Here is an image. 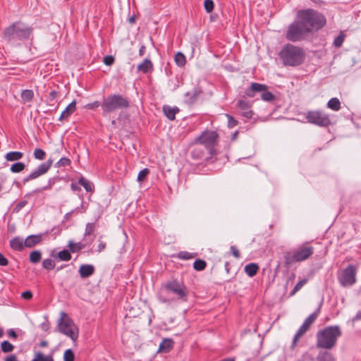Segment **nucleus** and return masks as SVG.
Returning a JSON list of instances; mask_svg holds the SVG:
<instances>
[{"label": "nucleus", "instance_id": "1", "mask_svg": "<svg viewBox=\"0 0 361 361\" xmlns=\"http://www.w3.org/2000/svg\"><path fill=\"white\" fill-rule=\"evenodd\" d=\"M32 33V28L21 20L16 21L5 27L2 38L7 44L17 46L22 42L29 39Z\"/></svg>", "mask_w": 361, "mask_h": 361}, {"label": "nucleus", "instance_id": "2", "mask_svg": "<svg viewBox=\"0 0 361 361\" xmlns=\"http://www.w3.org/2000/svg\"><path fill=\"white\" fill-rule=\"evenodd\" d=\"M296 16L310 34L319 31L326 23L324 15L312 8L299 10Z\"/></svg>", "mask_w": 361, "mask_h": 361}, {"label": "nucleus", "instance_id": "3", "mask_svg": "<svg viewBox=\"0 0 361 361\" xmlns=\"http://www.w3.org/2000/svg\"><path fill=\"white\" fill-rule=\"evenodd\" d=\"M341 335L342 331L339 326H326L317 331L316 346L320 349L331 350L336 345L338 339Z\"/></svg>", "mask_w": 361, "mask_h": 361}, {"label": "nucleus", "instance_id": "4", "mask_svg": "<svg viewBox=\"0 0 361 361\" xmlns=\"http://www.w3.org/2000/svg\"><path fill=\"white\" fill-rule=\"evenodd\" d=\"M279 55L284 66L291 67L302 65L306 57L303 48L289 43L282 47Z\"/></svg>", "mask_w": 361, "mask_h": 361}, {"label": "nucleus", "instance_id": "5", "mask_svg": "<svg viewBox=\"0 0 361 361\" xmlns=\"http://www.w3.org/2000/svg\"><path fill=\"white\" fill-rule=\"evenodd\" d=\"M314 249L310 245L309 243H305L297 249L286 252L284 253V264L287 268H289L295 262H303L309 259L314 253Z\"/></svg>", "mask_w": 361, "mask_h": 361}, {"label": "nucleus", "instance_id": "6", "mask_svg": "<svg viewBox=\"0 0 361 361\" xmlns=\"http://www.w3.org/2000/svg\"><path fill=\"white\" fill-rule=\"evenodd\" d=\"M130 106L127 97L119 94H114L104 98L101 108L104 116L116 111L118 109H127Z\"/></svg>", "mask_w": 361, "mask_h": 361}, {"label": "nucleus", "instance_id": "7", "mask_svg": "<svg viewBox=\"0 0 361 361\" xmlns=\"http://www.w3.org/2000/svg\"><path fill=\"white\" fill-rule=\"evenodd\" d=\"M310 34L307 28L296 17L295 20L288 25L286 32V38L288 41L297 42L305 39Z\"/></svg>", "mask_w": 361, "mask_h": 361}, {"label": "nucleus", "instance_id": "8", "mask_svg": "<svg viewBox=\"0 0 361 361\" xmlns=\"http://www.w3.org/2000/svg\"><path fill=\"white\" fill-rule=\"evenodd\" d=\"M58 321V331L75 341L78 338V329L73 319L65 312H61Z\"/></svg>", "mask_w": 361, "mask_h": 361}, {"label": "nucleus", "instance_id": "9", "mask_svg": "<svg viewBox=\"0 0 361 361\" xmlns=\"http://www.w3.org/2000/svg\"><path fill=\"white\" fill-rule=\"evenodd\" d=\"M307 121L320 127H327L331 124L329 116L322 111H309L305 114Z\"/></svg>", "mask_w": 361, "mask_h": 361}, {"label": "nucleus", "instance_id": "10", "mask_svg": "<svg viewBox=\"0 0 361 361\" xmlns=\"http://www.w3.org/2000/svg\"><path fill=\"white\" fill-rule=\"evenodd\" d=\"M219 135L216 131H204L197 138L198 143L202 145L207 149L210 154L216 153L215 147L218 143Z\"/></svg>", "mask_w": 361, "mask_h": 361}, {"label": "nucleus", "instance_id": "11", "mask_svg": "<svg viewBox=\"0 0 361 361\" xmlns=\"http://www.w3.org/2000/svg\"><path fill=\"white\" fill-rule=\"evenodd\" d=\"M164 288L173 293L176 294L178 296V299H180L183 301H186L188 298V291L186 286L183 284V283L178 281L177 279H173L167 281L164 285Z\"/></svg>", "mask_w": 361, "mask_h": 361}, {"label": "nucleus", "instance_id": "12", "mask_svg": "<svg viewBox=\"0 0 361 361\" xmlns=\"http://www.w3.org/2000/svg\"><path fill=\"white\" fill-rule=\"evenodd\" d=\"M320 312V306L317 309L315 312L309 315L308 317L305 319L303 324L299 328L296 334H295L293 342H292V348H295L297 344L299 338L302 336L310 329L312 324L316 321L319 313Z\"/></svg>", "mask_w": 361, "mask_h": 361}, {"label": "nucleus", "instance_id": "13", "mask_svg": "<svg viewBox=\"0 0 361 361\" xmlns=\"http://www.w3.org/2000/svg\"><path fill=\"white\" fill-rule=\"evenodd\" d=\"M357 267L355 265L349 264L342 271L338 281L341 286H351L356 283Z\"/></svg>", "mask_w": 361, "mask_h": 361}, {"label": "nucleus", "instance_id": "14", "mask_svg": "<svg viewBox=\"0 0 361 361\" xmlns=\"http://www.w3.org/2000/svg\"><path fill=\"white\" fill-rule=\"evenodd\" d=\"M215 154H210V152L202 145L197 143L191 151V157L195 161H206V163H213V157Z\"/></svg>", "mask_w": 361, "mask_h": 361}, {"label": "nucleus", "instance_id": "15", "mask_svg": "<svg viewBox=\"0 0 361 361\" xmlns=\"http://www.w3.org/2000/svg\"><path fill=\"white\" fill-rule=\"evenodd\" d=\"M53 164V159H49L45 162L39 164L37 168L33 170L28 176L23 179V183H26L39 178V176L45 174L51 167Z\"/></svg>", "mask_w": 361, "mask_h": 361}, {"label": "nucleus", "instance_id": "16", "mask_svg": "<svg viewBox=\"0 0 361 361\" xmlns=\"http://www.w3.org/2000/svg\"><path fill=\"white\" fill-rule=\"evenodd\" d=\"M268 90V87L264 84H259L257 82H252L250 87L245 90V94L248 97H254L257 92H262L264 90Z\"/></svg>", "mask_w": 361, "mask_h": 361}, {"label": "nucleus", "instance_id": "17", "mask_svg": "<svg viewBox=\"0 0 361 361\" xmlns=\"http://www.w3.org/2000/svg\"><path fill=\"white\" fill-rule=\"evenodd\" d=\"M44 234L30 235L27 236L24 242L25 247L31 248L41 243Z\"/></svg>", "mask_w": 361, "mask_h": 361}, {"label": "nucleus", "instance_id": "18", "mask_svg": "<svg viewBox=\"0 0 361 361\" xmlns=\"http://www.w3.org/2000/svg\"><path fill=\"white\" fill-rule=\"evenodd\" d=\"M95 268L92 264H82L78 270L79 274L81 278L85 279L94 274Z\"/></svg>", "mask_w": 361, "mask_h": 361}, {"label": "nucleus", "instance_id": "19", "mask_svg": "<svg viewBox=\"0 0 361 361\" xmlns=\"http://www.w3.org/2000/svg\"><path fill=\"white\" fill-rule=\"evenodd\" d=\"M174 342L171 338H164L158 349V353H167L170 352L173 348Z\"/></svg>", "mask_w": 361, "mask_h": 361}, {"label": "nucleus", "instance_id": "20", "mask_svg": "<svg viewBox=\"0 0 361 361\" xmlns=\"http://www.w3.org/2000/svg\"><path fill=\"white\" fill-rule=\"evenodd\" d=\"M76 110V101L73 100L70 103L66 108L62 111L59 120L67 119L71 114H73Z\"/></svg>", "mask_w": 361, "mask_h": 361}, {"label": "nucleus", "instance_id": "21", "mask_svg": "<svg viewBox=\"0 0 361 361\" xmlns=\"http://www.w3.org/2000/svg\"><path fill=\"white\" fill-rule=\"evenodd\" d=\"M24 242L25 240L22 238L15 237L10 240V246L15 251H22L25 247Z\"/></svg>", "mask_w": 361, "mask_h": 361}, {"label": "nucleus", "instance_id": "22", "mask_svg": "<svg viewBox=\"0 0 361 361\" xmlns=\"http://www.w3.org/2000/svg\"><path fill=\"white\" fill-rule=\"evenodd\" d=\"M137 69L142 73H147L153 71V63L150 59H145L141 63L138 64Z\"/></svg>", "mask_w": 361, "mask_h": 361}, {"label": "nucleus", "instance_id": "23", "mask_svg": "<svg viewBox=\"0 0 361 361\" xmlns=\"http://www.w3.org/2000/svg\"><path fill=\"white\" fill-rule=\"evenodd\" d=\"M163 112L164 115L170 120L173 121L176 118V114L179 112V109L176 106L171 107L169 105H164Z\"/></svg>", "mask_w": 361, "mask_h": 361}, {"label": "nucleus", "instance_id": "24", "mask_svg": "<svg viewBox=\"0 0 361 361\" xmlns=\"http://www.w3.org/2000/svg\"><path fill=\"white\" fill-rule=\"evenodd\" d=\"M317 361H336L333 354L328 350L320 351L317 355Z\"/></svg>", "mask_w": 361, "mask_h": 361}, {"label": "nucleus", "instance_id": "25", "mask_svg": "<svg viewBox=\"0 0 361 361\" xmlns=\"http://www.w3.org/2000/svg\"><path fill=\"white\" fill-rule=\"evenodd\" d=\"M245 272L250 277L255 276L259 270V266L255 263H250L245 267Z\"/></svg>", "mask_w": 361, "mask_h": 361}, {"label": "nucleus", "instance_id": "26", "mask_svg": "<svg viewBox=\"0 0 361 361\" xmlns=\"http://www.w3.org/2000/svg\"><path fill=\"white\" fill-rule=\"evenodd\" d=\"M23 157V153L18 151H13L6 153L5 159L8 161H16L21 159Z\"/></svg>", "mask_w": 361, "mask_h": 361}, {"label": "nucleus", "instance_id": "27", "mask_svg": "<svg viewBox=\"0 0 361 361\" xmlns=\"http://www.w3.org/2000/svg\"><path fill=\"white\" fill-rule=\"evenodd\" d=\"M21 98L24 103L30 102L34 98V92L32 90H24L21 92Z\"/></svg>", "mask_w": 361, "mask_h": 361}, {"label": "nucleus", "instance_id": "28", "mask_svg": "<svg viewBox=\"0 0 361 361\" xmlns=\"http://www.w3.org/2000/svg\"><path fill=\"white\" fill-rule=\"evenodd\" d=\"M327 106L331 110L337 111L341 109V102L338 98L334 97L329 100Z\"/></svg>", "mask_w": 361, "mask_h": 361}, {"label": "nucleus", "instance_id": "29", "mask_svg": "<svg viewBox=\"0 0 361 361\" xmlns=\"http://www.w3.org/2000/svg\"><path fill=\"white\" fill-rule=\"evenodd\" d=\"M174 61L179 67H183L186 63V58L181 52H178L175 54Z\"/></svg>", "mask_w": 361, "mask_h": 361}, {"label": "nucleus", "instance_id": "30", "mask_svg": "<svg viewBox=\"0 0 361 361\" xmlns=\"http://www.w3.org/2000/svg\"><path fill=\"white\" fill-rule=\"evenodd\" d=\"M201 92H202L199 88L195 87L192 91L188 92L185 94V97L188 98L191 102H193L197 99Z\"/></svg>", "mask_w": 361, "mask_h": 361}, {"label": "nucleus", "instance_id": "31", "mask_svg": "<svg viewBox=\"0 0 361 361\" xmlns=\"http://www.w3.org/2000/svg\"><path fill=\"white\" fill-rule=\"evenodd\" d=\"M78 183L80 185H81L82 186H83L84 188L87 192H91L93 190V188H94L93 184L90 181L87 180L86 178H85L84 177H81L79 178Z\"/></svg>", "mask_w": 361, "mask_h": 361}, {"label": "nucleus", "instance_id": "32", "mask_svg": "<svg viewBox=\"0 0 361 361\" xmlns=\"http://www.w3.org/2000/svg\"><path fill=\"white\" fill-rule=\"evenodd\" d=\"M71 251L67 250H63L58 252L56 257L61 261H69L71 259Z\"/></svg>", "mask_w": 361, "mask_h": 361}, {"label": "nucleus", "instance_id": "33", "mask_svg": "<svg viewBox=\"0 0 361 361\" xmlns=\"http://www.w3.org/2000/svg\"><path fill=\"white\" fill-rule=\"evenodd\" d=\"M42 258V253L39 250H34L30 254V262L33 264L39 262Z\"/></svg>", "mask_w": 361, "mask_h": 361}, {"label": "nucleus", "instance_id": "34", "mask_svg": "<svg viewBox=\"0 0 361 361\" xmlns=\"http://www.w3.org/2000/svg\"><path fill=\"white\" fill-rule=\"evenodd\" d=\"M206 267L207 262L201 259H196L193 263L194 269L198 271H203Z\"/></svg>", "mask_w": 361, "mask_h": 361}, {"label": "nucleus", "instance_id": "35", "mask_svg": "<svg viewBox=\"0 0 361 361\" xmlns=\"http://www.w3.org/2000/svg\"><path fill=\"white\" fill-rule=\"evenodd\" d=\"M68 246L70 251L73 253L81 250L85 247L81 243H74L72 241H69Z\"/></svg>", "mask_w": 361, "mask_h": 361}, {"label": "nucleus", "instance_id": "36", "mask_svg": "<svg viewBox=\"0 0 361 361\" xmlns=\"http://www.w3.org/2000/svg\"><path fill=\"white\" fill-rule=\"evenodd\" d=\"M25 168V165L23 162H16L15 164H12L10 170L13 173H20L23 171Z\"/></svg>", "mask_w": 361, "mask_h": 361}, {"label": "nucleus", "instance_id": "37", "mask_svg": "<svg viewBox=\"0 0 361 361\" xmlns=\"http://www.w3.org/2000/svg\"><path fill=\"white\" fill-rule=\"evenodd\" d=\"M261 98L266 102H273L276 99V96L267 90H264L261 94Z\"/></svg>", "mask_w": 361, "mask_h": 361}, {"label": "nucleus", "instance_id": "38", "mask_svg": "<svg viewBox=\"0 0 361 361\" xmlns=\"http://www.w3.org/2000/svg\"><path fill=\"white\" fill-rule=\"evenodd\" d=\"M177 257L179 259L187 260L195 257L196 254L190 253L187 251H180L178 253Z\"/></svg>", "mask_w": 361, "mask_h": 361}, {"label": "nucleus", "instance_id": "39", "mask_svg": "<svg viewBox=\"0 0 361 361\" xmlns=\"http://www.w3.org/2000/svg\"><path fill=\"white\" fill-rule=\"evenodd\" d=\"M71 164V161L70 159L67 157H62L61 158L56 164L55 167L56 168H61L70 166Z\"/></svg>", "mask_w": 361, "mask_h": 361}, {"label": "nucleus", "instance_id": "40", "mask_svg": "<svg viewBox=\"0 0 361 361\" xmlns=\"http://www.w3.org/2000/svg\"><path fill=\"white\" fill-rule=\"evenodd\" d=\"M307 280L306 279H303L300 280L299 282H298L296 283V285L295 286V287L293 288V289L290 293V296L294 295L298 291H299L302 288V287L305 284L307 283Z\"/></svg>", "mask_w": 361, "mask_h": 361}, {"label": "nucleus", "instance_id": "41", "mask_svg": "<svg viewBox=\"0 0 361 361\" xmlns=\"http://www.w3.org/2000/svg\"><path fill=\"white\" fill-rule=\"evenodd\" d=\"M55 265V262L51 259H45L42 262V267L47 270H52Z\"/></svg>", "mask_w": 361, "mask_h": 361}, {"label": "nucleus", "instance_id": "42", "mask_svg": "<svg viewBox=\"0 0 361 361\" xmlns=\"http://www.w3.org/2000/svg\"><path fill=\"white\" fill-rule=\"evenodd\" d=\"M34 157L38 160H44L46 158V152L40 148H36L33 153Z\"/></svg>", "mask_w": 361, "mask_h": 361}, {"label": "nucleus", "instance_id": "43", "mask_svg": "<svg viewBox=\"0 0 361 361\" xmlns=\"http://www.w3.org/2000/svg\"><path fill=\"white\" fill-rule=\"evenodd\" d=\"M1 347L4 353H10L14 348V346L8 341H3L1 344Z\"/></svg>", "mask_w": 361, "mask_h": 361}, {"label": "nucleus", "instance_id": "44", "mask_svg": "<svg viewBox=\"0 0 361 361\" xmlns=\"http://www.w3.org/2000/svg\"><path fill=\"white\" fill-rule=\"evenodd\" d=\"M58 94L59 93L56 90L51 91L47 102V104L50 106H54L55 104V100L58 97Z\"/></svg>", "mask_w": 361, "mask_h": 361}, {"label": "nucleus", "instance_id": "45", "mask_svg": "<svg viewBox=\"0 0 361 361\" xmlns=\"http://www.w3.org/2000/svg\"><path fill=\"white\" fill-rule=\"evenodd\" d=\"M237 106L243 111L247 110V109H250L251 104L246 100L239 99L237 102Z\"/></svg>", "mask_w": 361, "mask_h": 361}, {"label": "nucleus", "instance_id": "46", "mask_svg": "<svg viewBox=\"0 0 361 361\" xmlns=\"http://www.w3.org/2000/svg\"><path fill=\"white\" fill-rule=\"evenodd\" d=\"M75 355L71 349H67L63 354V361H74Z\"/></svg>", "mask_w": 361, "mask_h": 361}, {"label": "nucleus", "instance_id": "47", "mask_svg": "<svg viewBox=\"0 0 361 361\" xmlns=\"http://www.w3.org/2000/svg\"><path fill=\"white\" fill-rule=\"evenodd\" d=\"M27 204V201L25 200L20 201L15 205L14 208L13 209V212L18 213Z\"/></svg>", "mask_w": 361, "mask_h": 361}, {"label": "nucleus", "instance_id": "48", "mask_svg": "<svg viewBox=\"0 0 361 361\" xmlns=\"http://www.w3.org/2000/svg\"><path fill=\"white\" fill-rule=\"evenodd\" d=\"M95 229L94 223H87L85 226V236L91 235Z\"/></svg>", "mask_w": 361, "mask_h": 361}, {"label": "nucleus", "instance_id": "49", "mask_svg": "<svg viewBox=\"0 0 361 361\" xmlns=\"http://www.w3.org/2000/svg\"><path fill=\"white\" fill-rule=\"evenodd\" d=\"M204 9L207 13H211L214 9V2L212 0H205L204 2Z\"/></svg>", "mask_w": 361, "mask_h": 361}, {"label": "nucleus", "instance_id": "50", "mask_svg": "<svg viewBox=\"0 0 361 361\" xmlns=\"http://www.w3.org/2000/svg\"><path fill=\"white\" fill-rule=\"evenodd\" d=\"M149 170L147 168L141 170L137 175V180L140 182L144 180V179L149 174Z\"/></svg>", "mask_w": 361, "mask_h": 361}, {"label": "nucleus", "instance_id": "51", "mask_svg": "<svg viewBox=\"0 0 361 361\" xmlns=\"http://www.w3.org/2000/svg\"><path fill=\"white\" fill-rule=\"evenodd\" d=\"M228 118V126L230 128H234L238 125V121L235 119L232 116L226 114Z\"/></svg>", "mask_w": 361, "mask_h": 361}, {"label": "nucleus", "instance_id": "52", "mask_svg": "<svg viewBox=\"0 0 361 361\" xmlns=\"http://www.w3.org/2000/svg\"><path fill=\"white\" fill-rule=\"evenodd\" d=\"M102 103L99 101H95L92 103H89L85 106V109H95L98 108L99 106H101Z\"/></svg>", "mask_w": 361, "mask_h": 361}, {"label": "nucleus", "instance_id": "53", "mask_svg": "<svg viewBox=\"0 0 361 361\" xmlns=\"http://www.w3.org/2000/svg\"><path fill=\"white\" fill-rule=\"evenodd\" d=\"M103 62L106 66H111L114 63V58L111 55L106 56L104 57Z\"/></svg>", "mask_w": 361, "mask_h": 361}, {"label": "nucleus", "instance_id": "54", "mask_svg": "<svg viewBox=\"0 0 361 361\" xmlns=\"http://www.w3.org/2000/svg\"><path fill=\"white\" fill-rule=\"evenodd\" d=\"M344 41V37L343 35H338V37H336L334 41V44L335 47H341L343 42Z\"/></svg>", "mask_w": 361, "mask_h": 361}, {"label": "nucleus", "instance_id": "55", "mask_svg": "<svg viewBox=\"0 0 361 361\" xmlns=\"http://www.w3.org/2000/svg\"><path fill=\"white\" fill-rule=\"evenodd\" d=\"M102 238V236H100L99 238V243L98 245V247L97 250V252H101L104 251L106 246V243L101 240Z\"/></svg>", "mask_w": 361, "mask_h": 361}, {"label": "nucleus", "instance_id": "56", "mask_svg": "<svg viewBox=\"0 0 361 361\" xmlns=\"http://www.w3.org/2000/svg\"><path fill=\"white\" fill-rule=\"evenodd\" d=\"M21 298L24 300H29L32 298V293L30 290L24 291L21 293Z\"/></svg>", "mask_w": 361, "mask_h": 361}, {"label": "nucleus", "instance_id": "57", "mask_svg": "<svg viewBox=\"0 0 361 361\" xmlns=\"http://www.w3.org/2000/svg\"><path fill=\"white\" fill-rule=\"evenodd\" d=\"M254 113L250 109H247V110H243L242 112V116L246 118H252Z\"/></svg>", "mask_w": 361, "mask_h": 361}, {"label": "nucleus", "instance_id": "58", "mask_svg": "<svg viewBox=\"0 0 361 361\" xmlns=\"http://www.w3.org/2000/svg\"><path fill=\"white\" fill-rule=\"evenodd\" d=\"M230 250L234 257H235V258L240 257V252H239L238 248L235 245H231L230 247Z\"/></svg>", "mask_w": 361, "mask_h": 361}, {"label": "nucleus", "instance_id": "59", "mask_svg": "<svg viewBox=\"0 0 361 361\" xmlns=\"http://www.w3.org/2000/svg\"><path fill=\"white\" fill-rule=\"evenodd\" d=\"M8 264V259L4 256L3 254L0 253V266H7Z\"/></svg>", "mask_w": 361, "mask_h": 361}, {"label": "nucleus", "instance_id": "60", "mask_svg": "<svg viewBox=\"0 0 361 361\" xmlns=\"http://www.w3.org/2000/svg\"><path fill=\"white\" fill-rule=\"evenodd\" d=\"M5 361H18L17 357L12 354L5 358Z\"/></svg>", "mask_w": 361, "mask_h": 361}, {"label": "nucleus", "instance_id": "61", "mask_svg": "<svg viewBox=\"0 0 361 361\" xmlns=\"http://www.w3.org/2000/svg\"><path fill=\"white\" fill-rule=\"evenodd\" d=\"M361 319V311H358L356 315L353 318L352 321L354 322Z\"/></svg>", "mask_w": 361, "mask_h": 361}, {"label": "nucleus", "instance_id": "62", "mask_svg": "<svg viewBox=\"0 0 361 361\" xmlns=\"http://www.w3.org/2000/svg\"><path fill=\"white\" fill-rule=\"evenodd\" d=\"M146 51V47L145 45H142L139 49V55L142 56Z\"/></svg>", "mask_w": 361, "mask_h": 361}, {"label": "nucleus", "instance_id": "63", "mask_svg": "<svg viewBox=\"0 0 361 361\" xmlns=\"http://www.w3.org/2000/svg\"><path fill=\"white\" fill-rule=\"evenodd\" d=\"M46 356H44L42 353H38L36 355V359L37 361L38 360H40V361H42L44 360V357Z\"/></svg>", "mask_w": 361, "mask_h": 361}, {"label": "nucleus", "instance_id": "64", "mask_svg": "<svg viewBox=\"0 0 361 361\" xmlns=\"http://www.w3.org/2000/svg\"><path fill=\"white\" fill-rule=\"evenodd\" d=\"M8 336L11 338H17V334L13 331V329H10L8 331Z\"/></svg>", "mask_w": 361, "mask_h": 361}]
</instances>
